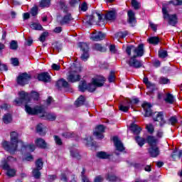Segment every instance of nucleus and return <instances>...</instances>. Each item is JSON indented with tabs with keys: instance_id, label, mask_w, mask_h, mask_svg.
Listing matches in <instances>:
<instances>
[{
	"instance_id": "f257e3e1",
	"label": "nucleus",
	"mask_w": 182,
	"mask_h": 182,
	"mask_svg": "<svg viewBox=\"0 0 182 182\" xmlns=\"http://www.w3.org/2000/svg\"><path fill=\"white\" fill-rule=\"evenodd\" d=\"M10 142L7 141H4L2 142V146L6 151H9L10 154H15V151L18 150V144H20L21 146V149H26L29 150V151H34L36 146L35 144H27L26 145L23 141L21 140H18V137H19V134L16 132H12L10 134Z\"/></svg>"
},
{
	"instance_id": "f03ea898",
	"label": "nucleus",
	"mask_w": 182,
	"mask_h": 182,
	"mask_svg": "<svg viewBox=\"0 0 182 182\" xmlns=\"http://www.w3.org/2000/svg\"><path fill=\"white\" fill-rule=\"evenodd\" d=\"M96 18L98 21H96ZM89 25H93L96 22L99 26H105V21H113L114 19V9L109 10L105 15L99 11H95L91 16L87 17Z\"/></svg>"
},
{
	"instance_id": "7ed1b4c3",
	"label": "nucleus",
	"mask_w": 182,
	"mask_h": 182,
	"mask_svg": "<svg viewBox=\"0 0 182 182\" xmlns=\"http://www.w3.org/2000/svg\"><path fill=\"white\" fill-rule=\"evenodd\" d=\"M25 110L26 113L32 115L43 113L42 117H45L46 120L53 122V120L56 119V114L53 113L45 112V109L42 107H36L34 108H32L29 105H26Z\"/></svg>"
},
{
	"instance_id": "20e7f679",
	"label": "nucleus",
	"mask_w": 182,
	"mask_h": 182,
	"mask_svg": "<svg viewBox=\"0 0 182 182\" xmlns=\"http://www.w3.org/2000/svg\"><path fill=\"white\" fill-rule=\"evenodd\" d=\"M70 69L71 70L67 77L68 82H71V83H76V82H79L80 79H82V76H80L82 68L76 67L75 63H73V65H71Z\"/></svg>"
},
{
	"instance_id": "39448f33",
	"label": "nucleus",
	"mask_w": 182,
	"mask_h": 182,
	"mask_svg": "<svg viewBox=\"0 0 182 182\" xmlns=\"http://www.w3.org/2000/svg\"><path fill=\"white\" fill-rule=\"evenodd\" d=\"M126 52L128 56H132V53L135 58H141L144 55V45L139 44L137 47L134 46H127Z\"/></svg>"
},
{
	"instance_id": "423d86ee",
	"label": "nucleus",
	"mask_w": 182,
	"mask_h": 182,
	"mask_svg": "<svg viewBox=\"0 0 182 182\" xmlns=\"http://www.w3.org/2000/svg\"><path fill=\"white\" fill-rule=\"evenodd\" d=\"M106 82V78L101 75H97V77L92 78V83L87 85V90L89 92H95L96 87H102Z\"/></svg>"
},
{
	"instance_id": "0eeeda50",
	"label": "nucleus",
	"mask_w": 182,
	"mask_h": 182,
	"mask_svg": "<svg viewBox=\"0 0 182 182\" xmlns=\"http://www.w3.org/2000/svg\"><path fill=\"white\" fill-rule=\"evenodd\" d=\"M168 8V4H162V14L164 15V19H169L168 23L172 26H174L176 23H177V16L168 14V11H167V9Z\"/></svg>"
},
{
	"instance_id": "6e6552de",
	"label": "nucleus",
	"mask_w": 182,
	"mask_h": 182,
	"mask_svg": "<svg viewBox=\"0 0 182 182\" xmlns=\"http://www.w3.org/2000/svg\"><path fill=\"white\" fill-rule=\"evenodd\" d=\"M153 120L154 122H156L161 127H164V126L167 124V121L164 119V114L163 112H155L153 116Z\"/></svg>"
},
{
	"instance_id": "1a4fd4ad",
	"label": "nucleus",
	"mask_w": 182,
	"mask_h": 182,
	"mask_svg": "<svg viewBox=\"0 0 182 182\" xmlns=\"http://www.w3.org/2000/svg\"><path fill=\"white\" fill-rule=\"evenodd\" d=\"M1 167L3 170L6 171V176H8V177H15V176H16V169L10 167L6 160L1 161Z\"/></svg>"
},
{
	"instance_id": "9d476101",
	"label": "nucleus",
	"mask_w": 182,
	"mask_h": 182,
	"mask_svg": "<svg viewBox=\"0 0 182 182\" xmlns=\"http://www.w3.org/2000/svg\"><path fill=\"white\" fill-rule=\"evenodd\" d=\"M19 98H16L14 101L15 105L17 106H21L22 103H28V100H29V96L28 93L24 91H21L18 93Z\"/></svg>"
},
{
	"instance_id": "9b49d317",
	"label": "nucleus",
	"mask_w": 182,
	"mask_h": 182,
	"mask_svg": "<svg viewBox=\"0 0 182 182\" xmlns=\"http://www.w3.org/2000/svg\"><path fill=\"white\" fill-rule=\"evenodd\" d=\"M29 80H31V75L26 73L20 74L17 77V83L21 86L28 85V83H29Z\"/></svg>"
},
{
	"instance_id": "f8f14e48",
	"label": "nucleus",
	"mask_w": 182,
	"mask_h": 182,
	"mask_svg": "<svg viewBox=\"0 0 182 182\" xmlns=\"http://www.w3.org/2000/svg\"><path fill=\"white\" fill-rule=\"evenodd\" d=\"M127 105H119V107L121 112H129V109H130V106H133V105H137V103H139V99L134 98L132 100H127Z\"/></svg>"
},
{
	"instance_id": "ddd939ff",
	"label": "nucleus",
	"mask_w": 182,
	"mask_h": 182,
	"mask_svg": "<svg viewBox=\"0 0 182 182\" xmlns=\"http://www.w3.org/2000/svg\"><path fill=\"white\" fill-rule=\"evenodd\" d=\"M90 38L92 41H94L95 42H99L100 41H103V39L106 38V33L100 31H94L91 34Z\"/></svg>"
},
{
	"instance_id": "4468645a",
	"label": "nucleus",
	"mask_w": 182,
	"mask_h": 182,
	"mask_svg": "<svg viewBox=\"0 0 182 182\" xmlns=\"http://www.w3.org/2000/svg\"><path fill=\"white\" fill-rule=\"evenodd\" d=\"M136 58L137 57H134V56L131 57L129 60L128 61V65H129L131 68H134L135 69H139V68H141V66H143V63L137 60V58Z\"/></svg>"
},
{
	"instance_id": "2eb2a0df",
	"label": "nucleus",
	"mask_w": 182,
	"mask_h": 182,
	"mask_svg": "<svg viewBox=\"0 0 182 182\" xmlns=\"http://www.w3.org/2000/svg\"><path fill=\"white\" fill-rule=\"evenodd\" d=\"M103 133H105V127L103 125H98L94 131V136L97 139H103L105 137Z\"/></svg>"
},
{
	"instance_id": "dca6fc26",
	"label": "nucleus",
	"mask_w": 182,
	"mask_h": 182,
	"mask_svg": "<svg viewBox=\"0 0 182 182\" xmlns=\"http://www.w3.org/2000/svg\"><path fill=\"white\" fill-rule=\"evenodd\" d=\"M114 146L117 151L123 152L124 151V150H126V148H124V145H123L122 141H120V139H119V137H117V136H114Z\"/></svg>"
},
{
	"instance_id": "f3484780",
	"label": "nucleus",
	"mask_w": 182,
	"mask_h": 182,
	"mask_svg": "<svg viewBox=\"0 0 182 182\" xmlns=\"http://www.w3.org/2000/svg\"><path fill=\"white\" fill-rule=\"evenodd\" d=\"M149 153L151 157L156 158L158 157V156H160V149L157 146H150Z\"/></svg>"
},
{
	"instance_id": "a211bd4d",
	"label": "nucleus",
	"mask_w": 182,
	"mask_h": 182,
	"mask_svg": "<svg viewBox=\"0 0 182 182\" xmlns=\"http://www.w3.org/2000/svg\"><path fill=\"white\" fill-rule=\"evenodd\" d=\"M142 107L145 112V117H149L151 115V104L149 102H144L142 104Z\"/></svg>"
},
{
	"instance_id": "6ab92c4d",
	"label": "nucleus",
	"mask_w": 182,
	"mask_h": 182,
	"mask_svg": "<svg viewBox=\"0 0 182 182\" xmlns=\"http://www.w3.org/2000/svg\"><path fill=\"white\" fill-rule=\"evenodd\" d=\"M146 143H148L150 147L156 146L157 143H159V139L156 136L149 135L146 136Z\"/></svg>"
},
{
	"instance_id": "aec40b11",
	"label": "nucleus",
	"mask_w": 182,
	"mask_h": 182,
	"mask_svg": "<svg viewBox=\"0 0 182 182\" xmlns=\"http://www.w3.org/2000/svg\"><path fill=\"white\" fill-rule=\"evenodd\" d=\"M128 15V23L131 25V26H134L136 25V17H134V12L133 11L129 10L127 13Z\"/></svg>"
},
{
	"instance_id": "412c9836",
	"label": "nucleus",
	"mask_w": 182,
	"mask_h": 182,
	"mask_svg": "<svg viewBox=\"0 0 182 182\" xmlns=\"http://www.w3.org/2000/svg\"><path fill=\"white\" fill-rule=\"evenodd\" d=\"M92 48L93 50H96L97 52L105 53L107 50V47L105 46H102L100 43H94Z\"/></svg>"
},
{
	"instance_id": "4be33fe9",
	"label": "nucleus",
	"mask_w": 182,
	"mask_h": 182,
	"mask_svg": "<svg viewBox=\"0 0 182 182\" xmlns=\"http://www.w3.org/2000/svg\"><path fill=\"white\" fill-rule=\"evenodd\" d=\"M38 80L41 82H50V75L48 73H43L38 75Z\"/></svg>"
},
{
	"instance_id": "5701e85b",
	"label": "nucleus",
	"mask_w": 182,
	"mask_h": 182,
	"mask_svg": "<svg viewBox=\"0 0 182 182\" xmlns=\"http://www.w3.org/2000/svg\"><path fill=\"white\" fill-rule=\"evenodd\" d=\"M34 143L37 147H40L41 149H46L48 146L46 141H45L42 138H37L34 141Z\"/></svg>"
},
{
	"instance_id": "b1692460",
	"label": "nucleus",
	"mask_w": 182,
	"mask_h": 182,
	"mask_svg": "<svg viewBox=\"0 0 182 182\" xmlns=\"http://www.w3.org/2000/svg\"><path fill=\"white\" fill-rule=\"evenodd\" d=\"M112 156L113 154L105 151H100L97 154V157H98L99 159H110V157Z\"/></svg>"
},
{
	"instance_id": "393cba45",
	"label": "nucleus",
	"mask_w": 182,
	"mask_h": 182,
	"mask_svg": "<svg viewBox=\"0 0 182 182\" xmlns=\"http://www.w3.org/2000/svg\"><path fill=\"white\" fill-rule=\"evenodd\" d=\"M71 21H73V18L70 14H67V15L64 16L63 19L60 21L61 25H65L66 23H70Z\"/></svg>"
},
{
	"instance_id": "a878e982",
	"label": "nucleus",
	"mask_w": 182,
	"mask_h": 182,
	"mask_svg": "<svg viewBox=\"0 0 182 182\" xmlns=\"http://www.w3.org/2000/svg\"><path fill=\"white\" fill-rule=\"evenodd\" d=\"M166 103H168L169 105H173L174 102H176V98L173 94L167 93L166 97L164 98Z\"/></svg>"
},
{
	"instance_id": "bb28decb",
	"label": "nucleus",
	"mask_w": 182,
	"mask_h": 182,
	"mask_svg": "<svg viewBox=\"0 0 182 182\" xmlns=\"http://www.w3.org/2000/svg\"><path fill=\"white\" fill-rule=\"evenodd\" d=\"M131 130L134 134H140V132H141V127H138V125L134 123H132L131 124Z\"/></svg>"
},
{
	"instance_id": "cd10ccee",
	"label": "nucleus",
	"mask_w": 182,
	"mask_h": 182,
	"mask_svg": "<svg viewBox=\"0 0 182 182\" xmlns=\"http://www.w3.org/2000/svg\"><path fill=\"white\" fill-rule=\"evenodd\" d=\"M57 87H69V83L68 81L65 80L64 79H60L58 81H57L56 83Z\"/></svg>"
},
{
	"instance_id": "c85d7f7f",
	"label": "nucleus",
	"mask_w": 182,
	"mask_h": 182,
	"mask_svg": "<svg viewBox=\"0 0 182 182\" xmlns=\"http://www.w3.org/2000/svg\"><path fill=\"white\" fill-rule=\"evenodd\" d=\"M106 178L108 181H114V169L111 168L108 171Z\"/></svg>"
},
{
	"instance_id": "c756f323",
	"label": "nucleus",
	"mask_w": 182,
	"mask_h": 182,
	"mask_svg": "<svg viewBox=\"0 0 182 182\" xmlns=\"http://www.w3.org/2000/svg\"><path fill=\"white\" fill-rule=\"evenodd\" d=\"M135 141L140 147H143L146 141V139L139 136H137L135 137Z\"/></svg>"
},
{
	"instance_id": "7c9ffc66",
	"label": "nucleus",
	"mask_w": 182,
	"mask_h": 182,
	"mask_svg": "<svg viewBox=\"0 0 182 182\" xmlns=\"http://www.w3.org/2000/svg\"><path fill=\"white\" fill-rule=\"evenodd\" d=\"M85 97L83 95H80L78 99L75 101V105L77 107H80V106H82L85 104Z\"/></svg>"
},
{
	"instance_id": "2f4dec72",
	"label": "nucleus",
	"mask_w": 182,
	"mask_h": 182,
	"mask_svg": "<svg viewBox=\"0 0 182 182\" xmlns=\"http://www.w3.org/2000/svg\"><path fill=\"white\" fill-rule=\"evenodd\" d=\"M149 43L151 45H159V43L160 42V38L157 36L150 37L148 39Z\"/></svg>"
},
{
	"instance_id": "473e14b6",
	"label": "nucleus",
	"mask_w": 182,
	"mask_h": 182,
	"mask_svg": "<svg viewBox=\"0 0 182 182\" xmlns=\"http://www.w3.org/2000/svg\"><path fill=\"white\" fill-rule=\"evenodd\" d=\"M39 6L40 8H49L50 6V0H41Z\"/></svg>"
},
{
	"instance_id": "72a5a7b5",
	"label": "nucleus",
	"mask_w": 182,
	"mask_h": 182,
	"mask_svg": "<svg viewBox=\"0 0 182 182\" xmlns=\"http://www.w3.org/2000/svg\"><path fill=\"white\" fill-rule=\"evenodd\" d=\"M79 48H80L81 50H82L83 53L85 52H89V46L86 43H78Z\"/></svg>"
},
{
	"instance_id": "f704fd0d",
	"label": "nucleus",
	"mask_w": 182,
	"mask_h": 182,
	"mask_svg": "<svg viewBox=\"0 0 182 182\" xmlns=\"http://www.w3.org/2000/svg\"><path fill=\"white\" fill-rule=\"evenodd\" d=\"M3 122L6 124H8L12 122V116L9 114H6L3 117Z\"/></svg>"
},
{
	"instance_id": "c9c22d12",
	"label": "nucleus",
	"mask_w": 182,
	"mask_h": 182,
	"mask_svg": "<svg viewBox=\"0 0 182 182\" xmlns=\"http://www.w3.org/2000/svg\"><path fill=\"white\" fill-rule=\"evenodd\" d=\"M168 83H170V80L166 77H161L159 79V85H168Z\"/></svg>"
},
{
	"instance_id": "e433bc0d",
	"label": "nucleus",
	"mask_w": 182,
	"mask_h": 182,
	"mask_svg": "<svg viewBox=\"0 0 182 182\" xmlns=\"http://www.w3.org/2000/svg\"><path fill=\"white\" fill-rule=\"evenodd\" d=\"M70 156L74 159H80V155L79 154V151H77V149H71Z\"/></svg>"
},
{
	"instance_id": "4c0bfd02",
	"label": "nucleus",
	"mask_w": 182,
	"mask_h": 182,
	"mask_svg": "<svg viewBox=\"0 0 182 182\" xmlns=\"http://www.w3.org/2000/svg\"><path fill=\"white\" fill-rule=\"evenodd\" d=\"M146 129L149 134H153V133H154V126L152 124H146Z\"/></svg>"
},
{
	"instance_id": "58836bf2",
	"label": "nucleus",
	"mask_w": 182,
	"mask_h": 182,
	"mask_svg": "<svg viewBox=\"0 0 182 182\" xmlns=\"http://www.w3.org/2000/svg\"><path fill=\"white\" fill-rule=\"evenodd\" d=\"M30 27L31 28V29H34L35 31H41L42 30V26L38 23H32L30 26Z\"/></svg>"
},
{
	"instance_id": "ea45409f",
	"label": "nucleus",
	"mask_w": 182,
	"mask_h": 182,
	"mask_svg": "<svg viewBox=\"0 0 182 182\" xmlns=\"http://www.w3.org/2000/svg\"><path fill=\"white\" fill-rule=\"evenodd\" d=\"M86 89H87V84H86L85 81H82L80 83L79 90H80V92H85Z\"/></svg>"
},
{
	"instance_id": "a19ab883",
	"label": "nucleus",
	"mask_w": 182,
	"mask_h": 182,
	"mask_svg": "<svg viewBox=\"0 0 182 182\" xmlns=\"http://www.w3.org/2000/svg\"><path fill=\"white\" fill-rule=\"evenodd\" d=\"M36 132L37 133H39L41 136H43V134H45V132H43V124H38L36 127Z\"/></svg>"
},
{
	"instance_id": "79ce46f5",
	"label": "nucleus",
	"mask_w": 182,
	"mask_h": 182,
	"mask_svg": "<svg viewBox=\"0 0 182 182\" xmlns=\"http://www.w3.org/2000/svg\"><path fill=\"white\" fill-rule=\"evenodd\" d=\"M170 4H172L174 6H180L182 5V0L169 1L168 5H170Z\"/></svg>"
},
{
	"instance_id": "37998d69",
	"label": "nucleus",
	"mask_w": 182,
	"mask_h": 182,
	"mask_svg": "<svg viewBox=\"0 0 182 182\" xmlns=\"http://www.w3.org/2000/svg\"><path fill=\"white\" fill-rule=\"evenodd\" d=\"M36 168L38 170H42V168L43 167V162L42 161L41 159H39L36 162Z\"/></svg>"
},
{
	"instance_id": "c03bdc74",
	"label": "nucleus",
	"mask_w": 182,
	"mask_h": 182,
	"mask_svg": "<svg viewBox=\"0 0 182 182\" xmlns=\"http://www.w3.org/2000/svg\"><path fill=\"white\" fill-rule=\"evenodd\" d=\"M81 60H83V62H86L89 59V51H85L82 53L80 57Z\"/></svg>"
},
{
	"instance_id": "a18cd8bd",
	"label": "nucleus",
	"mask_w": 182,
	"mask_h": 182,
	"mask_svg": "<svg viewBox=\"0 0 182 182\" xmlns=\"http://www.w3.org/2000/svg\"><path fill=\"white\" fill-rule=\"evenodd\" d=\"M40 169L34 168L33 170V176L36 178H41V171H39Z\"/></svg>"
},
{
	"instance_id": "49530a36",
	"label": "nucleus",
	"mask_w": 182,
	"mask_h": 182,
	"mask_svg": "<svg viewBox=\"0 0 182 182\" xmlns=\"http://www.w3.org/2000/svg\"><path fill=\"white\" fill-rule=\"evenodd\" d=\"M143 81H144V83H145V85H146V87H154V84L149 81V78L145 77Z\"/></svg>"
},
{
	"instance_id": "de8ad7c7",
	"label": "nucleus",
	"mask_w": 182,
	"mask_h": 182,
	"mask_svg": "<svg viewBox=\"0 0 182 182\" xmlns=\"http://www.w3.org/2000/svg\"><path fill=\"white\" fill-rule=\"evenodd\" d=\"M85 173H86V171H85V169H82V171L81 172L82 182H90L89 178H87V176L85 175Z\"/></svg>"
},
{
	"instance_id": "09e8293b",
	"label": "nucleus",
	"mask_w": 182,
	"mask_h": 182,
	"mask_svg": "<svg viewBox=\"0 0 182 182\" xmlns=\"http://www.w3.org/2000/svg\"><path fill=\"white\" fill-rule=\"evenodd\" d=\"M10 49H12L13 50H16L18 49V42L16 41H12L10 43Z\"/></svg>"
},
{
	"instance_id": "8fccbe9b",
	"label": "nucleus",
	"mask_w": 182,
	"mask_h": 182,
	"mask_svg": "<svg viewBox=\"0 0 182 182\" xmlns=\"http://www.w3.org/2000/svg\"><path fill=\"white\" fill-rule=\"evenodd\" d=\"M132 5L134 9H136V10L140 9V3H139L137 1L132 0Z\"/></svg>"
},
{
	"instance_id": "3c124183",
	"label": "nucleus",
	"mask_w": 182,
	"mask_h": 182,
	"mask_svg": "<svg viewBox=\"0 0 182 182\" xmlns=\"http://www.w3.org/2000/svg\"><path fill=\"white\" fill-rule=\"evenodd\" d=\"M129 35V32L128 31H120V32H118L117 33V36L119 37V38H126L127 36Z\"/></svg>"
},
{
	"instance_id": "603ef678",
	"label": "nucleus",
	"mask_w": 182,
	"mask_h": 182,
	"mask_svg": "<svg viewBox=\"0 0 182 182\" xmlns=\"http://www.w3.org/2000/svg\"><path fill=\"white\" fill-rule=\"evenodd\" d=\"M53 137H54V140H55V142L56 143V144H58V146H62V144H63L62 139H60V137H59V136H58V135H55Z\"/></svg>"
},
{
	"instance_id": "864d4df0",
	"label": "nucleus",
	"mask_w": 182,
	"mask_h": 182,
	"mask_svg": "<svg viewBox=\"0 0 182 182\" xmlns=\"http://www.w3.org/2000/svg\"><path fill=\"white\" fill-rule=\"evenodd\" d=\"M48 35V33L43 32L39 38L40 42H45V41H46V38Z\"/></svg>"
},
{
	"instance_id": "5fc2aeb1",
	"label": "nucleus",
	"mask_w": 182,
	"mask_h": 182,
	"mask_svg": "<svg viewBox=\"0 0 182 182\" xmlns=\"http://www.w3.org/2000/svg\"><path fill=\"white\" fill-rule=\"evenodd\" d=\"M169 122L172 126H174L176 124V123H177V122H178V120L177 119V117L173 116L169 119Z\"/></svg>"
},
{
	"instance_id": "6e6d98bb",
	"label": "nucleus",
	"mask_w": 182,
	"mask_h": 182,
	"mask_svg": "<svg viewBox=\"0 0 182 182\" xmlns=\"http://www.w3.org/2000/svg\"><path fill=\"white\" fill-rule=\"evenodd\" d=\"M159 58H161L162 59H164V58H167V51H166V50L159 51Z\"/></svg>"
},
{
	"instance_id": "4d7b16f0",
	"label": "nucleus",
	"mask_w": 182,
	"mask_h": 182,
	"mask_svg": "<svg viewBox=\"0 0 182 182\" xmlns=\"http://www.w3.org/2000/svg\"><path fill=\"white\" fill-rule=\"evenodd\" d=\"M31 14L32 16H36L38 15V6H35L31 9Z\"/></svg>"
},
{
	"instance_id": "13d9d810",
	"label": "nucleus",
	"mask_w": 182,
	"mask_h": 182,
	"mask_svg": "<svg viewBox=\"0 0 182 182\" xmlns=\"http://www.w3.org/2000/svg\"><path fill=\"white\" fill-rule=\"evenodd\" d=\"M109 82H114V71L112 70L109 73V76L108 77Z\"/></svg>"
},
{
	"instance_id": "bf43d9fd",
	"label": "nucleus",
	"mask_w": 182,
	"mask_h": 182,
	"mask_svg": "<svg viewBox=\"0 0 182 182\" xmlns=\"http://www.w3.org/2000/svg\"><path fill=\"white\" fill-rule=\"evenodd\" d=\"M85 141L86 144H93V137L92 136H88L85 139Z\"/></svg>"
},
{
	"instance_id": "052dcab7",
	"label": "nucleus",
	"mask_w": 182,
	"mask_h": 182,
	"mask_svg": "<svg viewBox=\"0 0 182 182\" xmlns=\"http://www.w3.org/2000/svg\"><path fill=\"white\" fill-rule=\"evenodd\" d=\"M11 62L14 66H18L19 65V60H18V58H11Z\"/></svg>"
},
{
	"instance_id": "680f3d73",
	"label": "nucleus",
	"mask_w": 182,
	"mask_h": 182,
	"mask_svg": "<svg viewBox=\"0 0 182 182\" xmlns=\"http://www.w3.org/2000/svg\"><path fill=\"white\" fill-rule=\"evenodd\" d=\"M80 8L81 11H82L83 12H86V11H87V4H86V2H84L80 5Z\"/></svg>"
},
{
	"instance_id": "e2e57ef3",
	"label": "nucleus",
	"mask_w": 182,
	"mask_h": 182,
	"mask_svg": "<svg viewBox=\"0 0 182 182\" xmlns=\"http://www.w3.org/2000/svg\"><path fill=\"white\" fill-rule=\"evenodd\" d=\"M164 134V132H163V130L159 129L156 132V137H157V139H161V137H163Z\"/></svg>"
},
{
	"instance_id": "0e129e2a",
	"label": "nucleus",
	"mask_w": 182,
	"mask_h": 182,
	"mask_svg": "<svg viewBox=\"0 0 182 182\" xmlns=\"http://www.w3.org/2000/svg\"><path fill=\"white\" fill-rule=\"evenodd\" d=\"M31 97L34 99V100H38V99H39V93L33 91L31 92Z\"/></svg>"
},
{
	"instance_id": "69168bd1",
	"label": "nucleus",
	"mask_w": 182,
	"mask_h": 182,
	"mask_svg": "<svg viewBox=\"0 0 182 182\" xmlns=\"http://www.w3.org/2000/svg\"><path fill=\"white\" fill-rule=\"evenodd\" d=\"M53 70H60V65L59 64L53 63L51 65Z\"/></svg>"
},
{
	"instance_id": "338daca9",
	"label": "nucleus",
	"mask_w": 182,
	"mask_h": 182,
	"mask_svg": "<svg viewBox=\"0 0 182 182\" xmlns=\"http://www.w3.org/2000/svg\"><path fill=\"white\" fill-rule=\"evenodd\" d=\"M149 26L154 31V32H157V24L153 23L151 21L149 22Z\"/></svg>"
},
{
	"instance_id": "774afa93",
	"label": "nucleus",
	"mask_w": 182,
	"mask_h": 182,
	"mask_svg": "<svg viewBox=\"0 0 182 182\" xmlns=\"http://www.w3.org/2000/svg\"><path fill=\"white\" fill-rule=\"evenodd\" d=\"M103 180H104L103 176L100 175L95 178L94 181L95 182H102V181H103Z\"/></svg>"
}]
</instances>
